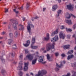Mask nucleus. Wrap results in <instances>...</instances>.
<instances>
[{
    "label": "nucleus",
    "mask_w": 76,
    "mask_h": 76,
    "mask_svg": "<svg viewBox=\"0 0 76 76\" xmlns=\"http://www.w3.org/2000/svg\"><path fill=\"white\" fill-rule=\"evenodd\" d=\"M55 45V43H53L51 44V43H49L47 44L46 46V48L48 51H50L51 50L52 51V53H53V51L55 50L54 49V45Z\"/></svg>",
    "instance_id": "f257e3e1"
},
{
    "label": "nucleus",
    "mask_w": 76,
    "mask_h": 76,
    "mask_svg": "<svg viewBox=\"0 0 76 76\" xmlns=\"http://www.w3.org/2000/svg\"><path fill=\"white\" fill-rule=\"evenodd\" d=\"M47 74V71L42 70L38 72V74H36L35 76H43Z\"/></svg>",
    "instance_id": "f03ea898"
},
{
    "label": "nucleus",
    "mask_w": 76,
    "mask_h": 76,
    "mask_svg": "<svg viewBox=\"0 0 76 76\" xmlns=\"http://www.w3.org/2000/svg\"><path fill=\"white\" fill-rule=\"evenodd\" d=\"M34 56H35V54H29L26 56V57L27 58L28 60L32 61L34 58Z\"/></svg>",
    "instance_id": "7ed1b4c3"
},
{
    "label": "nucleus",
    "mask_w": 76,
    "mask_h": 76,
    "mask_svg": "<svg viewBox=\"0 0 76 76\" xmlns=\"http://www.w3.org/2000/svg\"><path fill=\"white\" fill-rule=\"evenodd\" d=\"M31 42L32 44L31 45V48H33V49H36V48H37L38 47L33 46V45H34V43H35V37L32 38Z\"/></svg>",
    "instance_id": "20e7f679"
},
{
    "label": "nucleus",
    "mask_w": 76,
    "mask_h": 76,
    "mask_svg": "<svg viewBox=\"0 0 76 76\" xmlns=\"http://www.w3.org/2000/svg\"><path fill=\"white\" fill-rule=\"evenodd\" d=\"M31 28H34V26L32 24L31 25L28 24V26H27L28 32L29 33V34H31Z\"/></svg>",
    "instance_id": "39448f33"
},
{
    "label": "nucleus",
    "mask_w": 76,
    "mask_h": 76,
    "mask_svg": "<svg viewBox=\"0 0 76 76\" xmlns=\"http://www.w3.org/2000/svg\"><path fill=\"white\" fill-rule=\"evenodd\" d=\"M35 59L32 60L31 62V64L32 65H35L36 63H37V61L38 60V58H39V56H35L34 57Z\"/></svg>",
    "instance_id": "423d86ee"
},
{
    "label": "nucleus",
    "mask_w": 76,
    "mask_h": 76,
    "mask_svg": "<svg viewBox=\"0 0 76 76\" xmlns=\"http://www.w3.org/2000/svg\"><path fill=\"white\" fill-rule=\"evenodd\" d=\"M23 64V63H22V62H20L19 63V66L17 68V70H22V66Z\"/></svg>",
    "instance_id": "0eeeda50"
},
{
    "label": "nucleus",
    "mask_w": 76,
    "mask_h": 76,
    "mask_svg": "<svg viewBox=\"0 0 76 76\" xmlns=\"http://www.w3.org/2000/svg\"><path fill=\"white\" fill-rule=\"evenodd\" d=\"M17 25H18V22L17 21H15L13 24V28L15 30H17V27L16 26Z\"/></svg>",
    "instance_id": "6e6552de"
},
{
    "label": "nucleus",
    "mask_w": 76,
    "mask_h": 76,
    "mask_svg": "<svg viewBox=\"0 0 76 76\" xmlns=\"http://www.w3.org/2000/svg\"><path fill=\"white\" fill-rule=\"evenodd\" d=\"M49 39H50V37H49V34L48 33H47L46 34V37L43 38V41H47L49 40Z\"/></svg>",
    "instance_id": "1a4fd4ad"
},
{
    "label": "nucleus",
    "mask_w": 76,
    "mask_h": 76,
    "mask_svg": "<svg viewBox=\"0 0 76 76\" xmlns=\"http://www.w3.org/2000/svg\"><path fill=\"white\" fill-rule=\"evenodd\" d=\"M28 64L29 63H28V62L25 63V66L24 68V71H26V70H28Z\"/></svg>",
    "instance_id": "9d476101"
},
{
    "label": "nucleus",
    "mask_w": 76,
    "mask_h": 76,
    "mask_svg": "<svg viewBox=\"0 0 76 76\" xmlns=\"http://www.w3.org/2000/svg\"><path fill=\"white\" fill-rule=\"evenodd\" d=\"M52 39L53 40H51V42L52 41H57V40L58 39V36L57 35H56L55 36L54 39V38H53Z\"/></svg>",
    "instance_id": "9b49d317"
},
{
    "label": "nucleus",
    "mask_w": 76,
    "mask_h": 76,
    "mask_svg": "<svg viewBox=\"0 0 76 76\" xmlns=\"http://www.w3.org/2000/svg\"><path fill=\"white\" fill-rule=\"evenodd\" d=\"M67 8L69 10H72L73 8V7L72 6V5L70 4L69 5H67L66 6Z\"/></svg>",
    "instance_id": "f8f14e48"
},
{
    "label": "nucleus",
    "mask_w": 76,
    "mask_h": 76,
    "mask_svg": "<svg viewBox=\"0 0 76 76\" xmlns=\"http://www.w3.org/2000/svg\"><path fill=\"white\" fill-rule=\"evenodd\" d=\"M58 32V29H56L54 32H52L51 34V35L52 36H54L55 34H57Z\"/></svg>",
    "instance_id": "ddd939ff"
},
{
    "label": "nucleus",
    "mask_w": 76,
    "mask_h": 76,
    "mask_svg": "<svg viewBox=\"0 0 76 76\" xmlns=\"http://www.w3.org/2000/svg\"><path fill=\"white\" fill-rule=\"evenodd\" d=\"M57 7H58L57 5H53L52 7V11H55L57 9Z\"/></svg>",
    "instance_id": "4468645a"
},
{
    "label": "nucleus",
    "mask_w": 76,
    "mask_h": 76,
    "mask_svg": "<svg viewBox=\"0 0 76 76\" xmlns=\"http://www.w3.org/2000/svg\"><path fill=\"white\" fill-rule=\"evenodd\" d=\"M61 13V10H58L57 12V14L56 15V18H58V16H59L60 14Z\"/></svg>",
    "instance_id": "2eb2a0df"
},
{
    "label": "nucleus",
    "mask_w": 76,
    "mask_h": 76,
    "mask_svg": "<svg viewBox=\"0 0 76 76\" xmlns=\"http://www.w3.org/2000/svg\"><path fill=\"white\" fill-rule=\"evenodd\" d=\"M59 37L60 38H62L63 39H64V37H65V36L64 35H63V33H60L59 34Z\"/></svg>",
    "instance_id": "dca6fc26"
},
{
    "label": "nucleus",
    "mask_w": 76,
    "mask_h": 76,
    "mask_svg": "<svg viewBox=\"0 0 76 76\" xmlns=\"http://www.w3.org/2000/svg\"><path fill=\"white\" fill-rule=\"evenodd\" d=\"M30 44V41L29 40H28L26 42V44H23V45L25 46V47H28L29 46V45Z\"/></svg>",
    "instance_id": "f3484780"
},
{
    "label": "nucleus",
    "mask_w": 76,
    "mask_h": 76,
    "mask_svg": "<svg viewBox=\"0 0 76 76\" xmlns=\"http://www.w3.org/2000/svg\"><path fill=\"white\" fill-rule=\"evenodd\" d=\"M74 57V56L73 55H69L67 57V59L68 60L71 59L72 58H73Z\"/></svg>",
    "instance_id": "a211bd4d"
},
{
    "label": "nucleus",
    "mask_w": 76,
    "mask_h": 76,
    "mask_svg": "<svg viewBox=\"0 0 76 76\" xmlns=\"http://www.w3.org/2000/svg\"><path fill=\"white\" fill-rule=\"evenodd\" d=\"M70 45H66L64 46V50H66V49H69L70 48Z\"/></svg>",
    "instance_id": "6ab92c4d"
},
{
    "label": "nucleus",
    "mask_w": 76,
    "mask_h": 76,
    "mask_svg": "<svg viewBox=\"0 0 76 76\" xmlns=\"http://www.w3.org/2000/svg\"><path fill=\"white\" fill-rule=\"evenodd\" d=\"M47 59L49 61H53V59H50V57L48 54H47Z\"/></svg>",
    "instance_id": "aec40b11"
},
{
    "label": "nucleus",
    "mask_w": 76,
    "mask_h": 76,
    "mask_svg": "<svg viewBox=\"0 0 76 76\" xmlns=\"http://www.w3.org/2000/svg\"><path fill=\"white\" fill-rule=\"evenodd\" d=\"M43 57L42 56H40L39 58V62H42L43 61Z\"/></svg>",
    "instance_id": "412c9836"
},
{
    "label": "nucleus",
    "mask_w": 76,
    "mask_h": 76,
    "mask_svg": "<svg viewBox=\"0 0 76 76\" xmlns=\"http://www.w3.org/2000/svg\"><path fill=\"white\" fill-rule=\"evenodd\" d=\"M56 66L57 67L60 68L61 67H62L63 66V64H62V62L61 63V64L59 65H58V64H56Z\"/></svg>",
    "instance_id": "4be33fe9"
},
{
    "label": "nucleus",
    "mask_w": 76,
    "mask_h": 76,
    "mask_svg": "<svg viewBox=\"0 0 76 76\" xmlns=\"http://www.w3.org/2000/svg\"><path fill=\"white\" fill-rule=\"evenodd\" d=\"M29 3L27 2L26 4V9L27 10H28L29 9Z\"/></svg>",
    "instance_id": "5701e85b"
},
{
    "label": "nucleus",
    "mask_w": 76,
    "mask_h": 76,
    "mask_svg": "<svg viewBox=\"0 0 76 76\" xmlns=\"http://www.w3.org/2000/svg\"><path fill=\"white\" fill-rule=\"evenodd\" d=\"M72 67L76 69V62H75L74 63H72L71 64Z\"/></svg>",
    "instance_id": "b1692460"
},
{
    "label": "nucleus",
    "mask_w": 76,
    "mask_h": 76,
    "mask_svg": "<svg viewBox=\"0 0 76 76\" xmlns=\"http://www.w3.org/2000/svg\"><path fill=\"white\" fill-rule=\"evenodd\" d=\"M66 23H68V25H71V24H72V21L70 20H66Z\"/></svg>",
    "instance_id": "393cba45"
},
{
    "label": "nucleus",
    "mask_w": 76,
    "mask_h": 76,
    "mask_svg": "<svg viewBox=\"0 0 76 76\" xmlns=\"http://www.w3.org/2000/svg\"><path fill=\"white\" fill-rule=\"evenodd\" d=\"M15 9H13V10L14 12H15V13H19V11H16V9H17V7H16L15 6H14Z\"/></svg>",
    "instance_id": "a878e982"
},
{
    "label": "nucleus",
    "mask_w": 76,
    "mask_h": 76,
    "mask_svg": "<svg viewBox=\"0 0 76 76\" xmlns=\"http://www.w3.org/2000/svg\"><path fill=\"white\" fill-rule=\"evenodd\" d=\"M19 26H21V28H19V30H22L23 31V30L24 29V28L23 27V26L22 25H21V24H19Z\"/></svg>",
    "instance_id": "bb28decb"
},
{
    "label": "nucleus",
    "mask_w": 76,
    "mask_h": 76,
    "mask_svg": "<svg viewBox=\"0 0 76 76\" xmlns=\"http://www.w3.org/2000/svg\"><path fill=\"white\" fill-rule=\"evenodd\" d=\"M73 53V50H70L67 53V54L68 55L70 54H72Z\"/></svg>",
    "instance_id": "cd10ccee"
},
{
    "label": "nucleus",
    "mask_w": 76,
    "mask_h": 76,
    "mask_svg": "<svg viewBox=\"0 0 76 76\" xmlns=\"http://www.w3.org/2000/svg\"><path fill=\"white\" fill-rule=\"evenodd\" d=\"M14 34L15 35V38L18 37V31H17V30L15 31Z\"/></svg>",
    "instance_id": "c85d7f7f"
},
{
    "label": "nucleus",
    "mask_w": 76,
    "mask_h": 76,
    "mask_svg": "<svg viewBox=\"0 0 76 76\" xmlns=\"http://www.w3.org/2000/svg\"><path fill=\"white\" fill-rule=\"evenodd\" d=\"M8 44H10L12 42V40L11 39H9L8 41Z\"/></svg>",
    "instance_id": "c756f323"
},
{
    "label": "nucleus",
    "mask_w": 76,
    "mask_h": 76,
    "mask_svg": "<svg viewBox=\"0 0 76 76\" xmlns=\"http://www.w3.org/2000/svg\"><path fill=\"white\" fill-rule=\"evenodd\" d=\"M15 52H14V51H12L11 55L13 56H15Z\"/></svg>",
    "instance_id": "7c9ffc66"
},
{
    "label": "nucleus",
    "mask_w": 76,
    "mask_h": 76,
    "mask_svg": "<svg viewBox=\"0 0 76 76\" xmlns=\"http://www.w3.org/2000/svg\"><path fill=\"white\" fill-rule=\"evenodd\" d=\"M66 31L67 32H69H69H72V30L70 28H66Z\"/></svg>",
    "instance_id": "2f4dec72"
},
{
    "label": "nucleus",
    "mask_w": 76,
    "mask_h": 76,
    "mask_svg": "<svg viewBox=\"0 0 76 76\" xmlns=\"http://www.w3.org/2000/svg\"><path fill=\"white\" fill-rule=\"evenodd\" d=\"M55 55L56 57H58L59 56V53L58 52H56L55 53Z\"/></svg>",
    "instance_id": "473e14b6"
},
{
    "label": "nucleus",
    "mask_w": 76,
    "mask_h": 76,
    "mask_svg": "<svg viewBox=\"0 0 76 76\" xmlns=\"http://www.w3.org/2000/svg\"><path fill=\"white\" fill-rule=\"evenodd\" d=\"M19 75L20 76H22L23 75V72H22L21 71H20L19 73Z\"/></svg>",
    "instance_id": "72a5a7b5"
},
{
    "label": "nucleus",
    "mask_w": 76,
    "mask_h": 76,
    "mask_svg": "<svg viewBox=\"0 0 76 76\" xmlns=\"http://www.w3.org/2000/svg\"><path fill=\"white\" fill-rule=\"evenodd\" d=\"M12 48H13L14 50L16 49V44L12 46Z\"/></svg>",
    "instance_id": "f704fd0d"
},
{
    "label": "nucleus",
    "mask_w": 76,
    "mask_h": 76,
    "mask_svg": "<svg viewBox=\"0 0 76 76\" xmlns=\"http://www.w3.org/2000/svg\"><path fill=\"white\" fill-rule=\"evenodd\" d=\"M11 26V24H10L8 26V29L9 31H10V26Z\"/></svg>",
    "instance_id": "c9c22d12"
},
{
    "label": "nucleus",
    "mask_w": 76,
    "mask_h": 76,
    "mask_svg": "<svg viewBox=\"0 0 76 76\" xmlns=\"http://www.w3.org/2000/svg\"><path fill=\"white\" fill-rule=\"evenodd\" d=\"M9 35L10 37L11 38L12 37H13V34L12 33H10L9 34Z\"/></svg>",
    "instance_id": "e433bc0d"
},
{
    "label": "nucleus",
    "mask_w": 76,
    "mask_h": 76,
    "mask_svg": "<svg viewBox=\"0 0 76 76\" xmlns=\"http://www.w3.org/2000/svg\"><path fill=\"white\" fill-rule=\"evenodd\" d=\"M25 51V54H27L29 53V51H28V49H25L24 50Z\"/></svg>",
    "instance_id": "4c0bfd02"
},
{
    "label": "nucleus",
    "mask_w": 76,
    "mask_h": 76,
    "mask_svg": "<svg viewBox=\"0 0 76 76\" xmlns=\"http://www.w3.org/2000/svg\"><path fill=\"white\" fill-rule=\"evenodd\" d=\"M23 57V55H22V54L20 55V56L19 57L20 60H22V59Z\"/></svg>",
    "instance_id": "58836bf2"
},
{
    "label": "nucleus",
    "mask_w": 76,
    "mask_h": 76,
    "mask_svg": "<svg viewBox=\"0 0 76 76\" xmlns=\"http://www.w3.org/2000/svg\"><path fill=\"white\" fill-rule=\"evenodd\" d=\"M76 27V23L73 26V28L74 29H75V28Z\"/></svg>",
    "instance_id": "ea45409f"
},
{
    "label": "nucleus",
    "mask_w": 76,
    "mask_h": 76,
    "mask_svg": "<svg viewBox=\"0 0 76 76\" xmlns=\"http://www.w3.org/2000/svg\"><path fill=\"white\" fill-rule=\"evenodd\" d=\"M1 60L3 62V61H4V59L3 58V56H1Z\"/></svg>",
    "instance_id": "a19ab883"
},
{
    "label": "nucleus",
    "mask_w": 76,
    "mask_h": 76,
    "mask_svg": "<svg viewBox=\"0 0 76 76\" xmlns=\"http://www.w3.org/2000/svg\"><path fill=\"white\" fill-rule=\"evenodd\" d=\"M71 35L70 34H68L67 35V38H68L69 39H70V37H71Z\"/></svg>",
    "instance_id": "79ce46f5"
},
{
    "label": "nucleus",
    "mask_w": 76,
    "mask_h": 76,
    "mask_svg": "<svg viewBox=\"0 0 76 76\" xmlns=\"http://www.w3.org/2000/svg\"><path fill=\"white\" fill-rule=\"evenodd\" d=\"M18 9H19V10H23V6H22L20 8H18Z\"/></svg>",
    "instance_id": "37998d69"
},
{
    "label": "nucleus",
    "mask_w": 76,
    "mask_h": 76,
    "mask_svg": "<svg viewBox=\"0 0 76 76\" xmlns=\"http://www.w3.org/2000/svg\"><path fill=\"white\" fill-rule=\"evenodd\" d=\"M68 15L69 16V17H66V18L67 19H70V15L69 14H68Z\"/></svg>",
    "instance_id": "c03bdc74"
},
{
    "label": "nucleus",
    "mask_w": 76,
    "mask_h": 76,
    "mask_svg": "<svg viewBox=\"0 0 76 76\" xmlns=\"http://www.w3.org/2000/svg\"><path fill=\"white\" fill-rule=\"evenodd\" d=\"M5 13H6V12H8V9L5 8Z\"/></svg>",
    "instance_id": "a18cd8bd"
},
{
    "label": "nucleus",
    "mask_w": 76,
    "mask_h": 76,
    "mask_svg": "<svg viewBox=\"0 0 76 76\" xmlns=\"http://www.w3.org/2000/svg\"><path fill=\"white\" fill-rule=\"evenodd\" d=\"M64 28V26H62L61 27V29H63Z\"/></svg>",
    "instance_id": "49530a36"
},
{
    "label": "nucleus",
    "mask_w": 76,
    "mask_h": 76,
    "mask_svg": "<svg viewBox=\"0 0 76 76\" xmlns=\"http://www.w3.org/2000/svg\"><path fill=\"white\" fill-rule=\"evenodd\" d=\"M72 73H74V74H73L72 75V76H76V74H75V73H76V72H72Z\"/></svg>",
    "instance_id": "de8ad7c7"
},
{
    "label": "nucleus",
    "mask_w": 76,
    "mask_h": 76,
    "mask_svg": "<svg viewBox=\"0 0 76 76\" xmlns=\"http://www.w3.org/2000/svg\"><path fill=\"white\" fill-rule=\"evenodd\" d=\"M17 63V61L16 60L14 61L13 62V63H14V64H16Z\"/></svg>",
    "instance_id": "09e8293b"
},
{
    "label": "nucleus",
    "mask_w": 76,
    "mask_h": 76,
    "mask_svg": "<svg viewBox=\"0 0 76 76\" xmlns=\"http://www.w3.org/2000/svg\"><path fill=\"white\" fill-rule=\"evenodd\" d=\"M35 54V55H36V56H38V52H36V53H34Z\"/></svg>",
    "instance_id": "8fccbe9b"
},
{
    "label": "nucleus",
    "mask_w": 76,
    "mask_h": 76,
    "mask_svg": "<svg viewBox=\"0 0 76 76\" xmlns=\"http://www.w3.org/2000/svg\"><path fill=\"white\" fill-rule=\"evenodd\" d=\"M5 72V70L4 69H2L1 70V73H4Z\"/></svg>",
    "instance_id": "3c124183"
},
{
    "label": "nucleus",
    "mask_w": 76,
    "mask_h": 76,
    "mask_svg": "<svg viewBox=\"0 0 76 76\" xmlns=\"http://www.w3.org/2000/svg\"><path fill=\"white\" fill-rule=\"evenodd\" d=\"M55 70L56 72H57V71H58V70H59V69L57 68H56Z\"/></svg>",
    "instance_id": "603ef678"
},
{
    "label": "nucleus",
    "mask_w": 76,
    "mask_h": 76,
    "mask_svg": "<svg viewBox=\"0 0 76 76\" xmlns=\"http://www.w3.org/2000/svg\"><path fill=\"white\" fill-rule=\"evenodd\" d=\"M61 56L62 57H65V55L64 54H62Z\"/></svg>",
    "instance_id": "864d4df0"
},
{
    "label": "nucleus",
    "mask_w": 76,
    "mask_h": 76,
    "mask_svg": "<svg viewBox=\"0 0 76 76\" xmlns=\"http://www.w3.org/2000/svg\"><path fill=\"white\" fill-rule=\"evenodd\" d=\"M25 19H26L25 18V17H23V21H25Z\"/></svg>",
    "instance_id": "5fc2aeb1"
},
{
    "label": "nucleus",
    "mask_w": 76,
    "mask_h": 76,
    "mask_svg": "<svg viewBox=\"0 0 76 76\" xmlns=\"http://www.w3.org/2000/svg\"><path fill=\"white\" fill-rule=\"evenodd\" d=\"M6 33V32H2L1 34L2 35H4V34H5Z\"/></svg>",
    "instance_id": "6e6d98bb"
},
{
    "label": "nucleus",
    "mask_w": 76,
    "mask_h": 76,
    "mask_svg": "<svg viewBox=\"0 0 76 76\" xmlns=\"http://www.w3.org/2000/svg\"><path fill=\"white\" fill-rule=\"evenodd\" d=\"M38 18V17H37V16H36L34 18V19H37Z\"/></svg>",
    "instance_id": "4d7b16f0"
},
{
    "label": "nucleus",
    "mask_w": 76,
    "mask_h": 76,
    "mask_svg": "<svg viewBox=\"0 0 76 76\" xmlns=\"http://www.w3.org/2000/svg\"><path fill=\"white\" fill-rule=\"evenodd\" d=\"M45 9H46V8H43V12H44L45 11Z\"/></svg>",
    "instance_id": "13d9d810"
},
{
    "label": "nucleus",
    "mask_w": 76,
    "mask_h": 76,
    "mask_svg": "<svg viewBox=\"0 0 76 76\" xmlns=\"http://www.w3.org/2000/svg\"><path fill=\"white\" fill-rule=\"evenodd\" d=\"M6 23H7V22H5L3 23V24L4 25H6Z\"/></svg>",
    "instance_id": "bf43d9fd"
},
{
    "label": "nucleus",
    "mask_w": 76,
    "mask_h": 76,
    "mask_svg": "<svg viewBox=\"0 0 76 76\" xmlns=\"http://www.w3.org/2000/svg\"><path fill=\"white\" fill-rule=\"evenodd\" d=\"M71 15L72 16V17H73V18H76V16H75L74 15L71 14Z\"/></svg>",
    "instance_id": "052dcab7"
},
{
    "label": "nucleus",
    "mask_w": 76,
    "mask_h": 76,
    "mask_svg": "<svg viewBox=\"0 0 76 76\" xmlns=\"http://www.w3.org/2000/svg\"><path fill=\"white\" fill-rule=\"evenodd\" d=\"M30 75H32L33 76H34V74L32 72L30 73Z\"/></svg>",
    "instance_id": "680f3d73"
},
{
    "label": "nucleus",
    "mask_w": 76,
    "mask_h": 76,
    "mask_svg": "<svg viewBox=\"0 0 76 76\" xmlns=\"http://www.w3.org/2000/svg\"><path fill=\"white\" fill-rule=\"evenodd\" d=\"M76 36V35L75 34H73L72 36V37H75V36Z\"/></svg>",
    "instance_id": "e2e57ef3"
},
{
    "label": "nucleus",
    "mask_w": 76,
    "mask_h": 76,
    "mask_svg": "<svg viewBox=\"0 0 76 76\" xmlns=\"http://www.w3.org/2000/svg\"><path fill=\"white\" fill-rule=\"evenodd\" d=\"M3 39V37H0V39Z\"/></svg>",
    "instance_id": "0e129e2a"
},
{
    "label": "nucleus",
    "mask_w": 76,
    "mask_h": 76,
    "mask_svg": "<svg viewBox=\"0 0 76 76\" xmlns=\"http://www.w3.org/2000/svg\"><path fill=\"white\" fill-rule=\"evenodd\" d=\"M42 50H45V48H43L42 49Z\"/></svg>",
    "instance_id": "69168bd1"
},
{
    "label": "nucleus",
    "mask_w": 76,
    "mask_h": 76,
    "mask_svg": "<svg viewBox=\"0 0 76 76\" xmlns=\"http://www.w3.org/2000/svg\"><path fill=\"white\" fill-rule=\"evenodd\" d=\"M46 52V50H45L44 51V53H45Z\"/></svg>",
    "instance_id": "338daca9"
},
{
    "label": "nucleus",
    "mask_w": 76,
    "mask_h": 76,
    "mask_svg": "<svg viewBox=\"0 0 76 76\" xmlns=\"http://www.w3.org/2000/svg\"><path fill=\"white\" fill-rule=\"evenodd\" d=\"M74 49L76 50V46H75V47L74 48Z\"/></svg>",
    "instance_id": "774afa93"
}]
</instances>
